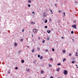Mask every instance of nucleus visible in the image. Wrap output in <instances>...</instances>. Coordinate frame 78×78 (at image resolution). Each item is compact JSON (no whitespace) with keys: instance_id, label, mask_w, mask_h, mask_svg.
I'll return each instance as SVG.
<instances>
[{"instance_id":"obj_56","label":"nucleus","mask_w":78,"mask_h":78,"mask_svg":"<svg viewBox=\"0 0 78 78\" xmlns=\"http://www.w3.org/2000/svg\"><path fill=\"white\" fill-rule=\"evenodd\" d=\"M57 1H58L57 0L56 1L57 2Z\"/></svg>"},{"instance_id":"obj_51","label":"nucleus","mask_w":78,"mask_h":78,"mask_svg":"<svg viewBox=\"0 0 78 78\" xmlns=\"http://www.w3.org/2000/svg\"><path fill=\"white\" fill-rule=\"evenodd\" d=\"M55 5L56 6V4H55Z\"/></svg>"},{"instance_id":"obj_28","label":"nucleus","mask_w":78,"mask_h":78,"mask_svg":"<svg viewBox=\"0 0 78 78\" xmlns=\"http://www.w3.org/2000/svg\"><path fill=\"white\" fill-rule=\"evenodd\" d=\"M48 51V49H46V52H47Z\"/></svg>"},{"instance_id":"obj_31","label":"nucleus","mask_w":78,"mask_h":78,"mask_svg":"<svg viewBox=\"0 0 78 78\" xmlns=\"http://www.w3.org/2000/svg\"><path fill=\"white\" fill-rule=\"evenodd\" d=\"M32 13V14H34H34H35V13H34V12H33Z\"/></svg>"},{"instance_id":"obj_3","label":"nucleus","mask_w":78,"mask_h":78,"mask_svg":"<svg viewBox=\"0 0 78 78\" xmlns=\"http://www.w3.org/2000/svg\"><path fill=\"white\" fill-rule=\"evenodd\" d=\"M43 15L44 17H46L47 16V13H43Z\"/></svg>"},{"instance_id":"obj_52","label":"nucleus","mask_w":78,"mask_h":78,"mask_svg":"<svg viewBox=\"0 0 78 78\" xmlns=\"http://www.w3.org/2000/svg\"><path fill=\"white\" fill-rule=\"evenodd\" d=\"M76 3H77V2H76Z\"/></svg>"},{"instance_id":"obj_24","label":"nucleus","mask_w":78,"mask_h":78,"mask_svg":"<svg viewBox=\"0 0 78 78\" xmlns=\"http://www.w3.org/2000/svg\"><path fill=\"white\" fill-rule=\"evenodd\" d=\"M15 69H16V70H17V69H18V68H17V67H16Z\"/></svg>"},{"instance_id":"obj_9","label":"nucleus","mask_w":78,"mask_h":78,"mask_svg":"<svg viewBox=\"0 0 78 78\" xmlns=\"http://www.w3.org/2000/svg\"><path fill=\"white\" fill-rule=\"evenodd\" d=\"M44 73V71H43V70L41 71V74H43V73Z\"/></svg>"},{"instance_id":"obj_43","label":"nucleus","mask_w":78,"mask_h":78,"mask_svg":"<svg viewBox=\"0 0 78 78\" xmlns=\"http://www.w3.org/2000/svg\"><path fill=\"white\" fill-rule=\"evenodd\" d=\"M41 39V38H40V37H39V38H38V39Z\"/></svg>"},{"instance_id":"obj_38","label":"nucleus","mask_w":78,"mask_h":78,"mask_svg":"<svg viewBox=\"0 0 78 78\" xmlns=\"http://www.w3.org/2000/svg\"><path fill=\"white\" fill-rule=\"evenodd\" d=\"M59 12H60V13H61V12H62V11H60V10H59Z\"/></svg>"},{"instance_id":"obj_49","label":"nucleus","mask_w":78,"mask_h":78,"mask_svg":"<svg viewBox=\"0 0 78 78\" xmlns=\"http://www.w3.org/2000/svg\"><path fill=\"white\" fill-rule=\"evenodd\" d=\"M76 68H78V66H77V67H76Z\"/></svg>"},{"instance_id":"obj_54","label":"nucleus","mask_w":78,"mask_h":78,"mask_svg":"<svg viewBox=\"0 0 78 78\" xmlns=\"http://www.w3.org/2000/svg\"><path fill=\"white\" fill-rule=\"evenodd\" d=\"M50 20H51V19H50Z\"/></svg>"},{"instance_id":"obj_10","label":"nucleus","mask_w":78,"mask_h":78,"mask_svg":"<svg viewBox=\"0 0 78 78\" xmlns=\"http://www.w3.org/2000/svg\"><path fill=\"white\" fill-rule=\"evenodd\" d=\"M47 32L48 33V34H50V33L51 32V30H47Z\"/></svg>"},{"instance_id":"obj_11","label":"nucleus","mask_w":78,"mask_h":78,"mask_svg":"<svg viewBox=\"0 0 78 78\" xmlns=\"http://www.w3.org/2000/svg\"><path fill=\"white\" fill-rule=\"evenodd\" d=\"M25 61H24V60H21V62L22 63H24Z\"/></svg>"},{"instance_id":"obj_39","label":"nucleus","mask_w":78,"mask_h":78,"mask_svg":"<svg viewBox=\"0 0 78 78\" xmlns=\"http://www.w3.org/2000/svg\"><path fill=\"white\" fill-rule=\"evenodd\" d=\"M50 78H53V77L51 76L50 77Z\"/></svg>"},{"instance_id":"obj_42","label":"nucleus","mask_w":78,"mask_h":78,"mask_svg":"<svg viewBox=\"0 0 78 78\" xmlns=\"http://www.w3.org/2000/svg\"><path fill=\"white\" fill-rule=\"evenodd\" d=\"M8 73H9H9H10V71H9Z\"/></svg>"},{"instance_id":"obj_4","label":"nucleus","mask_w":78,"mask_h":78,"mask_svg":"<svg viewBox=\"0 0 78 78\" xmlns=\"http://www.w3.org/2000/svg\"><path fill=\"white\" fill-rule=\"evenodd\" d=\"M72 27L74 28H76V26L75 24L72 26Z\"/></svg>"},{"instance_id":"obj_14","label":"nucleus","mask_w":78,"mask_h":78,"mask_svg":"<svg viewBox=\"0 0 78 78\" xmlns=\"http://www.w3.org/2000/svg\"><path fill=\"white\" fill-rule=\"evenodd\" d=\"M63 53H66V50H63L62 51Z\"/></svg>"},{"instance_id":"obj_37","label":"nucleus","mask_w":78,"mask_h":78,"mask_svg":"<svg viewBox=\"0 0 78 78\" xmlns=\"http://www.w3.org/2000/svg\"><path fill=\"white\" fill-rule=\"evenodd\" d=\"M69 56H72V54H69Z\"/></svg>"},{"instance_id":"obj_55","label":"nucleus","mask_w":78,"mask_h":78,"mask_svg":"<svg viewBox=\"0 0 78 78\" xmlns=\"http://www.w3.org/2000/svg\"><path fill=\"white\" fill-rule=\"evenodd\" d=\"M43 78H45V77H44Z\"/></svg>"},{"instance_id":"obj_16","label":"nucleus","mask_w":78,"mask_h":78,"mask_svg":"<svg viewBox=\"0 0 78 78\" xmlns=\"http://www.w3.org/2000/svg\"><path fill=\"white\" fill-rule=\"evenodd\" d=\"M52 66H51V64L49 65V67H51Z\"/></svg>"},{"instance_id":"obj_40","label":"nucleus","mask_w":78,"mask_h":78,"mask_svg":"<svg viewBox=\"0 0 78 78\" xmlns=\"http://www.w3.org/2000/svg\"><path fill=\"white\" fill-rule=\"evenodd\" d=\"M62 39H64V37H61Z\"/></svg>"},{"instance_id":"obj_5","label":"nucleus","mask_w":78,"mask_h":78,"mask_svg":"<svg viewBox=\"0 0 78 78\" xmlns=\"http://www.w3.org/2000/svg\"><path fill=\"white\" fill-rule=\"evenodd\" d=\"M17 43H15L14 44L15 47H17Z\"/></svg>"},{"instance_id":"obj_6","label":"nucleus","mask_w":78,"mask_h":78,"mask_svg":"<svg viewBox=\"0 0 78 78\" xmlns=\"http://www.w3.org/2000/svg\"><path fill=\"white\" fill-rule=\"evenodd\" d=\"M60 70V69L59 68H57V69H56V71L57 72H59Z\"/></svg>"},{"instance_id":"obj_23","label":"nucleus","mask_w":78,"mask_h":78,"mask_svg":"<svg viewBox=\"0 0 78 78\" xmlns=\"http://www.w3.org/2000/svg\"><path fill=\"white\" fill-rule=\"evenodd\" d=\"M72 63H73V64H74V63H75V62L72 61Z\"/></svg>"},{"instance_id":"obj_53","label":"nucleus","mask_w":78,"mask_h":78,"mask_svg":"<svg viewBox=\"0 0 78 78\" xmlns=\"http://www.w3.org/2000/svg\"><path fill=\"white\" fill-rule=\"evenodd\" d=\"M20 54V53H18V54Z\"/></svg>"},{"instance_id":"obj_22","label":"nucleus","mask_w":78,"mask_h":78,"mask_svg":"<svg viewBox=\"0 0 78 78\" xmlns=\"http://www.w3.org/2000/svg\"><path fill=\"white\" fill-rule=\"evenodd\" d=\"M23 41V39H21L20 40V41Z\"/></svg>"},{"instance_id":"obj_27","label":"nucleus","mask_w":78,"mask_h":78,"mask_svg":"<svg viewBox=\"0 0 78 78\" xmlns=\"http://www.w3.org/2000/svg\"><path fill=\"white\" fill-rule=\"evenodd\" d=\"M63 14L64 15V16H65V14H66V13L65 12H63Z\"/></svg>"},{"instance_id":"obj_45","label":"nucleus","mask_w":78,"mask_h":78,"mask_svg":"<svg viewBox=\"0 0 78 78\" xmlns=\"http://www.w3.org/2000/svg\"><path fill=\"white\" fill-rule=\"evenodd\" d=\"M32 37H33V34L32 35Z\"/></svg>"},{"instance_id":"obj_41","label":"nucleus","mask_w":78,"mask_h":78,"mask_svg":"<svg viewBox=\"0 0 78 78\" xmlns=\"http://www.w3.org/2000/svg\"><path fill=\"white\" fill-rule=\"evenodd\" d=\"M27 48H29V46H27Z\"/></svg>"},{"instance_id":"obj_50","label":"nucleus","mask_w":78,"mask_h":78,"mask_svg":"<svg viewBox=\"0 0 78 78\" xmlns=\"http://www.w3.org/2000/svg\"><path fill=\"white\" fill-rule=\"evenodd\" d=\"M72 40L73 41V39H72Z\"/></svg>"},{"instance_id":"obj_34","label":"nucleus","mask_w":78,"mask_h":78,"mask_svg":"<svg viewBox=\"0 0 78 78\" xmlns=\"http://www.w3.org/2000/svg\"><path fill=\"white\" fill-rule=\"evenodd\" d=\"M38 58H40V55H38Z\"/></svg>"},{"instance_id":"obj_15","label":"nucleus","mask_w":78,"mask_h":78,"mask_svg":"<svg viewBox=\"0 0 78 78\" xmlns=\"http://www.w3.org/2000/svg\"><path fill=\"white\" fill-rule=\"evenodd\" d=\"M31 24H32V25H33V24H35V23L34 22L33 23V22H31Z\"/></svg>"},{"instance_id":"obj_1","label":"nucleus","mask_w":78,"mask_h":78,"mask_svg":"<svg viewBox=\"0 0 78 78\" xmlns=\"http://www.w3.org/2000/svg\"><path fill=\"white\" fill-rule=\"evenodd\" d=\"M37 29H34L33 30V32L34 33H37Z\"/></svg>"},{"instance_id":"obj_33","label":"nucleus","mask_w":78,"mask_h":78,"mask_svg":"<svg viewBox=\"0 0 78 78\" xmlns=\"http://www.w3.org/2000/svg\"><path fill=\"white\" fill-rule=\"evenodd\" d=\"M42 42L43 43H44V42H45V40L43 41Z\"/></svg>"},{"instance_id":"obj_19","label":"nucleus","mask_w":78,"mask_h":78,"mask_svg":"<svg viewBox=\"0 0 78 78\" xmlns=\"http://www.w3.org/2000/svg\"><path fill=\"white\" fill-rule=\"evenodd\" d=\"M57 65L58 66H61V64H60V63H58L57 64Z\"/></svg>"},{"instance_id":"obj_8","label":"nucleus","mask_w":78,"mask_h":78,"mask_svg":"<svg viewBox=\"0 0 78 78\" xmlns=\"http://www.w3.org/2000/svg\"><path fill=\"white\" fill-rule=\"evenodd\" d=\"M75 56H78V52H77L76 53Z\"/></svg>"},{"instance_id":"obj_25","label":"nucleus","mask_w":78,"mask_h":78,"mask_svg":"<svg viewBox=\"0 0 78 78\" xmlns=\"http://www.w3.org/2000/svg\"><path fill=\"white\" fill-rule=\"evenodd\" d=\"M71 34H73V31H72L71 32Z\"/></svg>"},{"instance_id":"obj_13","label":"nucleus","mask_w":78,"mask_h":78,"mask_svg":"<svg viewBox=\"0 0 78 78\" xmlns=\"http://www.w3.org/2000/svg\"><path fill=\"white\" fill-rule=\"evenodd\" d=\"M44 23H47V20H45V21H44Z\"/></svg>"},{"instance_id":"obj_20","label":"nucleus","mask_w":78,"mask_h":78,"mask_svg":"<svg viewBox=\"0 0 78 78\" xmlns=\"http://www.w3.org/2000/svg\"><path fill=\"white\" fill-rule=\"evenodd\" d=\"M37 50L38 51H39V50H40V48H37Z\"/></svg>"},{"instance_id":"obj_18","label":"nucleus","mask_w":78,"mask_h":78,"mask_svg":"<svg viewBox=\"0 0 78 78\" xmlns=\"http://www.w3.org/2000/svg\"><path fill=\"white\" fill-rule=\"evenodd\" d=\"M42 58H43V57L42 56H41L40 57V59H42Z\"/></svg>"},{"instance_id":"obj_32","label":"nucleus","mask_w":78,"mask_h":78,"mask_svg":"<svg viewBox=\"0 0 78 78\" xmlns=\"http://www.w3.org/2000/svg\"><path fill=\"white\" fill-rule=\"evenodd\" d=\"M24 29H23V30H22V32H24Z\"/></svg>"},{"instance_id":"obj_36","label":"nucleus","mask_w":78,"mask_h":78,"mask_svg":"<svg viewBox=\"0 0 78 78\" xmlns=\"http://www.w3.org/2000/svg\"><path fill=\"white\" fill-rule=\"evenodd\" d=\"M47 28V26H45V28Z\"/></svg>"},{"instance_id":"obj_26","label":"nucleus","mask_w":78,"mask_h":78,"mask_svg":"<svg viewBox=\"0 0 78 78\" xmlns=\"http://www.w3.org/2000/svg\"><path fill=\"white\" fill-rule=\"evenodd\" d=\"M52 51H55V49H54V48L52 49Z\"/></svg>"},{"instance_id":"obj_35","label":"nucleus","mask_w":78,"mask_h":78,"mask_svg":"<svg viewBox=\"0 0 78 78\" xmlns=\"http://www.w3.org/2000/svg\"><path fill=\"white\" fill-rule=\"evenodd\" d=\"M50 60H51V61H53V59L51 58H50Z\"/></svg>"},{"instance_id":"obj_30","label":"nucleus","mask_w":78,"mask_h":78,"mask_svg":"<svg viewBox=\"0 0 78 78\" xmlns=\"http://www.w3.org/2000/svg\"><path fill=\"white\" fill-rule=\"evenodd\" d=\"M30 6H31V5H30V4L28 5V7H30Z\"/></svg>"},{"instance_id":"obj_29","label":"nucleus","mask_w":78,"mask_h":78,"mask_svg":"<svg viewBox=\"0 0 78 78\" xmlns=\"http://www.w3.org/2000/svg\"><path fill=\"white\" fill-rule=\"evenodd\" d=\"M27 72H29L30 69H27Z\"/></svg>"},{"instance_id":"obj_44","label":"nucleus","mask_w":78,"mask_h":78,"mask_svg":"<svg viewBox=\"0 0 78 78\" xmlns=\"http://www.w3.org/2000/svg\"><path fill=\"white\" fill-rule=\"evenodd\" d=\"M51 12H52V10H51Z\"/></svg>"},{"instance_id":"obj_21","label":"nucleus","mask_w":78,"mask_h":78,"mask_svg":"<svg viewBox=\"0 0 78 78\" xmlns=\"http://www.w3.org/2000/svg\"><path fill=\"white\" fill-rule=\"evenodd\" d=\"M50 39V38L49 37H48L47 38V40L48 41V40H49Z\"/></svg>"},{"instance_id":"obj_17","label":"nucleus","mask_w":78,"mask_h":78,"mask_svg":"<svg viewBox=\"0 0 78 78\" xmlns=\"http://www.w3.org/2000/svg\"><path fill=\"white\" fill-rule=\"evenodd\" d=\"M66 58H64L63 59V62H64V61H66Z\"/></svg>"},{"instance_id":"obj_46","label":"nucleus","mask_w":78,"mask_h":78,"mask_svg":"<svg viewBox=\"0 0 78 78\" xmlns=\"http://www.w3.org/2000/svg\"><path fill=\"white\" fill-rule=\"evenodd\" d=\"M20 52H21V51H19V52H20Z\"/></svg>"},{"instance_id":"obj_7","label":"nucleus","mask_w":78,"mask_h":78,"mask_svg":"<svg viewBox=\"0 0 78 78\" xmlns=\"http://www.w3.org/2000/svg\"><path fill=\"white\" fill-rule=\"evenodd\" d=\"M35 50H34V48H33V49L32 50V53H33L34 52V51H35Z\"/></svg>"},{"instance_id":"obj_48","label":"nucleus","mask_w":78,"mask_h":78,"mask_svg":"<svg viewBox=\"0 0 78 78\" xmlns=\"http://www.w3.org/2000/svg\"><path fill=\"white\" fill-rule=\"evenodd\" d=\"M51 14H53V12H52L51 13Z\"/></svg>"},{"instance_id":"obj_12","label":"nucleus","mask_w":78,"mask_h":78,"mask_svg":"<svg viewBox=\"0 0 78 78\" xmlns=\"http://www.w3.org/2000/svg\"><path fill=\"white\" fill-rule=\"evenodd\" d=\"M28 2L29 3H31V1H30V0H29L28 1Z\"/></svg>"},{"instance_id":"obj_47","label":"nucleus","mask_w":78,"mask_h":78,"mask_svg":"<svg viewBox=\"0 0 78 78\" xmlns=\"http://www.w3.org/2000/svg\"><path fill=\"white\" fill-rule=\"evenodd\" d=\"M76 66H78V65H76Z\"/></svg>"},{"instance_id":"obj_2","label":"nucleus","mask_w":78,"mask_h":78,"mask_svg":"<svg viewBox=\"0 0 78 78\" xmlns=\"http://www.w3.org/2000/svg\"><path fill=\"white\" fill-rule=\"evenodd\" d=\"M63 73L64 75H67V71L66 70H65L63 71Z\"/></svg>"}]
</instances>
